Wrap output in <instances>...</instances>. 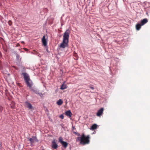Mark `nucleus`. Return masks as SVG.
<instances>
[{"mask_svg": "<svg viewBox=\"0 0 150 150\" xmlns=\"http://www.w3.org/2000/svg\"><path fill=\"white\" fill-rule=\"evenodd\" d=\"M142 25L138 23L136 25V28L137 30H139Z\"/></svg>", "mask_w": 150, "mask_h": 150, "instance_id": "13", "label": "nucleus"}, {"mask_svg": "<svg viewBox=\"0 0 150 150\" xmlns=\"http://www.w3.org/2000/svg\"><path fill=\"white\" fill-rule=\"evenodd\" d=\"M45 38V36H43L42 40L43 44L44 46L47 45V42Z\"/></svg>", "mask_w": 150, "mask_h": 150, "instance_id": "7", "label": "nucleus"}, {"mask_svg": "<svg viewBox=\"0 0 150 150\" xmlns=\"http://www.w3.org/2000/svg\"><path fill=\"white\" fill-rule=\"evenodd\" d=\"M2 57L1 54V52H0V57Z\"/></svg>", "mask_w": 150, "mask_h": 150, "instance_id": "24", "label": "nucleus"}, {"mask_svg": "<svg viewBox=\"0 0 150 150\" xmlns=\"http://www.w3.org/2000/svg\"><path fill=\"white\" fill-rule=\"evenodd\" d=\"M25 82L28 86L29 87V88L32 87V86L33 85V83L32 81L30 80V81H25Z\"/></svg>", "mask_w": 150, "mask_h": 150, "instance_id": "8", "label": "nucleus"}, {"mask_svg": "<svg viewBox=\"0 0 150 150\" xmlns=\"http://www.w3.org/2000/svg\"><path fill=\"white\" fill-rule=\"evenodd\" d=\"M74 133H75L76 134V132H74Z\"/></svg>", "mask_w": 150, "mask_h": 150, "instance_id": "26", "label": "nucleus"}, {"mask_svg": "<svg viewBox=\"0 0 150 150\" xmlns=\"http://www.w3.org/2000/svg\"><path fill=\"white\" fill-rule=\"evenodd\" d=\"M148 22V19L146 18H145L141 21V22H140V24L142 26V25H144V24H145Z\"/></svg>", "mask_w": 150, "mask_h": 150, "instance_id": "9", "label": "nucleus"}, {"mask_svg": "<svg viewBox=\"0 0 150 150\" xmlns=\"http://www.w3.org/2000/svg\"><path fill=\"white\" fill-rule=\"evenodd\" d=\"M65 115L70 117H71L72 113L70 110H69L66 112Z\"/></svg>", "mask_w": 150, "mask_h": 150, "instance_id": "11", "label": "nucleus"}, {"mask_svg": "<svg viewBox=\"0 0 150 150\" xmlns=\"http://www.w3.org/2000/svg\"><path fill=\"white\" fill-rule=\"evenodd\" d=\"M90 136L88 135L86 136L84 133H82L80 137L76 138V141H80V144L83 145L88 144L90 143Z\"/></svg>", "mask_w": 150, "mask_h": 150, "instance_id": "1", "label": "nucleus"}, {"mask_svg": "<svg viewBox=\"0 0 150 150\" xmlns=\"http://www.w3.org/2000/svg\"><path fill=\"white\" fill-rule=\"evenodd\" d=\"M89 87L90 88H91V89H92V90H93V89H94V87H93L89 86Z\"/></svg>", "mask_w": 150, "mask_h": 150, "instance_id": "23", "label": "nucleus"}, {"mask_svg": "<svg viewBox=\"0 0 150 150\" xmlns=\"http://www.w3.org/2000/svg\"><path fill=\"white\" fill-rule=\"evenodd\" d=\"M25 103L27 107L29 109H33V107L30 103L27 101H26L25 102Z\"/></svg>", "mask_w": 150, "mask_h": 150, "instance_id": "6", "label": "nucleus"}, {"mask_svg": "<svg viewBox=\"0 0 150 150\" xmlns=\"http://www.w3.org/2000/svg\"><path fill=\"white\" fill-rule=\"evenodd\" d=\"M69 37V30H67L64 33L63 42L60 45V47L64 48L68 46Z\"/></svg>", "mask_w": 150, "mask_h": 150, "instance_id": "2", "label": "nucleus"}, {"mask_svg": "<svg viewBox=\"0 0 150 150\" xmlns=\"http://www.w3.org/2000/svg\"><path fill=\"white\" fill-rule=\"evenodd\" d=\"M22 74L24 76V78L25 81L30 80L29 76L26 73H23Z\"/></svg>", "mask_w": 150, "mask_h": 150, "instance_id": "4", "label": "nucleus"}, {"mask_svg": "<svg viewBox=\"0 0 150 150\" xmlns=\"http://www.w3.org/2000/svg\"><path fill=\"white\" fill-rule=\"evenodd\" d=\"M63 102L62 100L61 99H60L57 101V103L58 105H60L62 104Z\"/></svg>", "mask_w": 150, "mask_h": 150, "instance_id": "15", "label": "nucleus"}, {"mask_svg": "<svg viewBox=\"0 0 150 150\" xmlns=\"http://www.w3.org/2000/svg\"><path fill=\"white\" fill-rule=\"evenodd\" d=\"M34 139H33V138H30L29 139V140L30 141V142L31 143H32V144L34 142Z\"/></svg>", "mask_w": 150, "mask_h": 150, "instance_id": "19", "label": "nucleus"}, {"mask_svg": "<svg viewBox=\"0 0 150 150\" xmlns=\"http://www.w3.org/2000/svg\"><path fill=\"white\" fill-rule=\"evenodd\" d=\"M8 24L10 25H11L12 24V22L11 21H8Z\"/></svg>", "mask_w": 150, "mask_h": 150, "instance_id": "21", "label": "nucleus"}, {"mask_svg": "<svg viewBox=\"0 0 150 150\" xmlns=\"http://www.w3.org/2000/svg\"><path fill=\"white\" fill-rule=\"evenodd\" d=\"M59 141L64 148H66L67 146L68 143L65 142L63 141V139L62 137H60L59 138Z\"/></svg>", "mask_w": 150, "mask_h": 150, "instance_id": "3", "label": "nucleus"}, {"mask_svg": "<svg viewBox=\"0 0 150 150\" xmlns=\"http://www.w3.org/2000/svg\"><path fill=\"white\" fill-rule=\"evenodd\" d=\"M97 125L96 124H95L91 126V127L90 128V129L91 130H93L97 129Z\"/></svg>", "mask_w": 150, "mask_h": 150, "instance_id": "12", "label": "nucleus"}, {"mask_svg": "<svg viewBox=\"0 0 150 150\" xmlns=\"http://www.w3.org/2000/svg\"><path fill=\"white\" fill-rule=\"evenodd\" d=\"M78 136H79L80 135V134H79L78 135Z\"/></svg>", "mask_w": 150, "mask_h": 150, "instance_id": "25", "label": "nucleus"}, {"mask_svg": "<svg viewBox=\"0 0 150 150\" xmlns=\"http://www.w3.org/2000/svg\"><path fill=\"white\" fill-rule=\"evenodd\" d=\"M52 147L55 149H56L58 147V145L54 141H53L52 144Z\"/></svg>", "mask_w": 150, "mask_h": 150, "instance_id": "10", "label": "nucleus"}, {"mask_svg": "<svg viewBox=\"0 0 150 150\" xmlns=\"http://www.w3.org/2000/svg\"><path fill=\"white\" fill-rule=\"evenodd\" d=\"M59 117L62 119H63L64 118V116L62 114L59 116Z\"/></svg>", "mask_w": 150, "mask_h": 150, "instance_id": "20", "label": "nucleus"}, {"mask_svg": "<svg viewBox=\"0 0 150 150\" xmlns=\"http://www.w3.org/2000/svg\"><path fill=\"white\" fill-rule=\"evenodd\" d=\"M67 86L66 85L63 84L62 85L60 89L61 90H64L66 89L67 88Z\"/></svg>", "mask_w": 150, "mask_h": 150, "instance_id": "17", "label": "nucleus"}, {"mask_svg": "<svg viewBox=\"0 0 150 150\" xmlns=\"http://www.w3.org/2000/svg\"><path fill=\"white\" fill-rule=\"evenodd\" d=\"M33 53L34 54H35L37 55L38 56V57H41V55L39 53V52H38L35 51V50H34L33 52Z\"/></svg>", "mask_w": 150, "mask_h": 150, "instance_id": "16", "label": "nucleus"}, {"mask_svg": "<svg viewBox=\"0 0 150 150\" xmlns=\"http://www.w3.org/2000/svg\"><path fill=\"white\" fill-rule=\"evenodd\" d=\"M103 110L104 109L103 108H102L100 109L96 113V115L98 117H100V116L102 115L103 113Z\"/></svg>", "mask_w": 150, "mask_h": 150, "instance_id": "5", "label": "nucleus"}, {"mask_svg": "<svg viewBox=\"0 0 150 150\" xmlns=\"http://www.w3.org/2000/svg\"><path fill=\"white\" fill-rule=\"evenodd\" d=\"M30 91H33L35 93H38V91L37 89H36L35 88H34L32 87L30 88Z\"/></svg>", "mask_w": 150, "mask_h": 150, "instance_id": "14", "label": "nucleus"}, {"mask_svg": "<svg viewBox=\"0 0 150 150\" xmlns=\"http://www.w3.org/2000/svg\"><path fill=\"white\" fill-rule=\"evenodd\" d=\"M3 108L1 106H0V112H1L3 110Z\"/></svg>", "mask_w": 150, "mask_h": 150, "instance_id": "22", "label": "nucleus"}, {"mask_svg": "<svg viewBox=\"0 0 150 150\" xmlns=\"http://www.w3.org/2000/svg\"><path fill=\"white\" fill-rule=\"evenodd\" d=\"M15 103L14 102H12L11 103V108L12 109H14L15 108Z\"/></svg>", "mask_w": 150, "mask_h": 150, "instance_id": "18", "label": "nucleus"}]
</instances>
